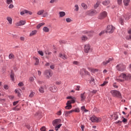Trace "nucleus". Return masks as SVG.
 Masks as SVG:
<instances>
[{
	"instance_id": "f257e3e1",
	"label": "nucleus",
	"mask_w": 131,
	"mask_h": 131,
	"mask_svg": "<svg viewBox=\"0 0 131 131\" xmlns=\"http://www.w3.org/2000/svg\"><path fill=\"white\" fill-rule=\"evenodd\" d=\"M67 99L71 100L68 101L65 108L66 109L68 110L71 109V108H72V105H71V104H74V103H75V100H76V98L74 97L68 96L67 97Z\"/></svg>"
},
{
	"instance_id": "f03ea898",
	"label": "nucleus",
	"mask_w": 131,
	"mask_h": 131,
	"mask_svg": "<svg viewBox=\"0 0 131 131\" xmlns=\"http://www.w3.org/2000/svg\"><path fill=\"white\" fill-rule=\"evenodd\" d=\"M116 69L118 71H120L121 72H123L126 70V66L120 63L116 66Z\"/></svg>"
},
{
	"instance_id": "7ed1b4c3",
	"label": "nucleus",
	"mask_w": 131,
	"mask_h": 131,
	"mask_svg": "<svg viewBox=\"0 0 131 131\" xmlns=\"http://www.w3.org/2000/svg\"><path fill=\"white\" fill-rule=\"evenodd\" d=\"M119 77L123 78L124 80H128L129 78H131V74L129 73H122L120 75Z\"/></svg>"
},
{
	"instance_id": "20e7f679",
	"label": "nucleus",
	"mask_w": 131,
	"mask_h": 131,
	"mask_svg": "<svg viewBox=\"0 0 131 131\" xmlns=\"http://www.w3.org/2000/svg\"><path fill=\"white\" fill-rule=\"evenodd\" d=\"M111 93L112 94V96H113V97H117V98H119L120 99H121V98H122V96H121V93H120V92L118 91L112 90L111 91Z\"/></svg>"
},
{
	"instance_id": "39448f33",
	"label": "nucleus",
	"mask_w": 131,
	"mask_h": 131,
	"mask_svg": "<svg viewBox=\"0 0 131 131\" xmlns=\"http://www.w3.org/2000/svg\"><path fill=\"white\" fill-rule=\"evenodd\" d=\"M115 30V27H113V26H107L106 28V30L105 31L106 33H113L114 32V30Z\"/></svg>"
},
{
	"instance_id": "423d86ee",
	"label": "nucleus",
	"mask_w": 131,
	"mask_h": 131,
	"mask_svg": "<svg viewBox=\"0 0 131 131\" xmlns=\"http://www.w3.org/2000/svg\"><path fill=\"white\" fill-rule=\"evenodd\" d=\"M90 120L92 122H100L102 121V119L101 118H97L95 116H93L90 117Z\"/></svg>"
},
{
	"instance_id": "0eeeda50",
	"label": "nucleus",
	"mask_w": 131,
	"mask_h": 131,
	"mask_svg": "<svg viewBox=\"0 0 131 131\" xmlns=\"http://www.w3.org/2000/svg\"><path fill=\"white\" fill-rule=\"evenodd\" d=\"M97 13L98 12H97L96 10H90L86 12V15H88L89 16H94V15H97Z\"/></svg>"
},
{
	"instance_id": "6e6552de",
	"label": "nucleus",
	"mask_w": 131,
	"mask_h": 131,
	"mask_svg": "<svg viewBox=\"0 0 131 131\" xmlns=\"http://www.w3.org/2000/svg\"><path fill=\"white\" fill-rule=\"evenodd\" d=\"M107 12L106 11H103L98 15V18L99 20H102L104 19V18H106V17H107Z\"/></svg>"
},
{
	"instance_id": "1a4fd4ad",
	"label": "nucleus",
	"mask_w": 131,
	"mask_h": 131,
	"mask_svg": "<svg viewBox=\"0 0 131 131\" xmlns=\"http://www.w3.org/2000/svg\"><path fill=\"white\" fill-rule=\"evenodd\" d=\"M45 74L47 76L48 78H50L51 76H52V70H47L45 72Z\"/></svg>"
},
{
	"instance_id": "9d476101",
	"label": "nucleus",
	"mask_w": 131,
	"mask_h": 131,
	"mask_svg": "<svg viewBox=\"0 0 131 131\" xmlns=\"http://www.w3.org/2000/svg\"><path fill=\"white\" fill-rule=\"evenodd\" d=\"M26 24V20H20L16 24V26H22Z\"/></svg>"
},
{
	"instance_id": "9b49d317",
	"label": "nucleus",
	"mask_w": 131,
	"mask_h": 131,
	"mask_svg": "<svg viewBox=\"0 0 131 131\" xmlns=\"http://www.w3.org/2000/svg\"><path fill=\"white\" fill-rule=\"evenodd\" d=\"M49 90H50L51 92H52L53 93H55L57 92V90H58V89L57 88V86L55 85H51L49 88Z\"/></svg>"
},
{
	"instance_id": "f8f14e48",
	"label": "nucleus",
	"mask_w": 131,
	"mask_h": 131,
	"mask_svg": "<svg viewBox=\"0 0 131 131\" xmlns=\"http://www.w3.org/2000/svg\"><path fill=\"white\" fill-rule=\"evenodd\" d=\"M45 90H47V85H44L43 86H40V88H39V92L42 94L45 93Z\"/></svg>"
},
{
	"instance_id": "ddd939ff",
	"label": "nucleus",
	"mask_w": 131,
	"mask_h": 131,
	"mask_svg": "<svg viewBox=\"0 0 131 131\" xmlns=\"http://www.w3.org/2000/svg\"><path fill=\"white\" fill-rule=\"evenodd\" d=\"M90 50H91V48H90V45L87 44L84 45V51L85 53H89Z\"/></svg>"
},
{
	"instance_id": "4468645a",
	"label": "nucleus",
	"mask_w": 131,
	"mask_h": 131,
	"mask_svg": "<svg viewBox=\"0 0 131 131\" xmlns=\"http://www.w3.org/2000/svg\"><path fill=\"white\" fill-rule=\"evenodd\" d=\"M61 121V119H56L53 121L52 124L53 126H56V124H58V123H60V122Z\"/></svg>"
},
{
	"instance_id": "2eb2a0df",
	"label": "nucleus",
	"mask_w": 131,
	"mask_h": 131,
	"mask_svg": "<svg viewBox=\"0 0 131 131\" xmlns=\"http://www.w3.org/2000/svg\"><path fill=\"white\" fill-rule=\"evenodd\" d=\"M59 57L61 58V59H63V60H66V59H67V56L65 54H62L61 53H59Z\"/></svg>"
},
{
	"instance_id": "dca6fc26",
	"label": "nucleus",
	"mask_w": 131,
	"mask_h": 131,
	"mask_svg": "<svg viewBox=\"0 0 131 131\" xmlns=\"http://www.w3.org/2000/svg\"><path fill=\"white\" fill-rule=\"evenodd\" d=\"M10 77H11V80H12V81H15V74H14L13 71H11V72Z\"/></svg>"
},
{
	"instance_id": "f3484780",
	"label": "nucleus",
	"mask_w": 131,
	"mask_h": 131,
	"mask_svg": "<svg viewBox=\"0 0 131 131\" xmlns=\"http://www.w3.org/2000/svg\"><path fill=\"white\" fill-rule=\"evenodd\" d=\"M84 33L88 34V36H92L93 35V34L94 33V31H91L88 32L85 31Z\"/></svg>"
},
{
	"instance_id": "a211bd4d",
	"label": "nucleus",
	"mask_w": 131,
	"mask_h": 131,
	"mask_svg": "<svg viewBox=\"0 0 131 131\" xmlns=\"http://www.w3.org/2000/svg\"><path fill=\"white\" fill-rule=\"evenodd\" d=\"M129 2H130V0H123V3L124 6H125V7H127V6H128V5L129 4Z\"/></svg>"
},
{
	"instance_id": "6ab92c4d",
	"label": "nucleus",
	"mask_w": 131,
	"mask_h": 131,
	"mask_svg": "<svg viewBox=\"0 0 131 131\" xmlns=\"http://www.w3.org/2000/svg\"><path fill=\"white\" fill-rule=\"evenodd\" d=\"M110 4V0H105L104 2H102V4L103 6H108Z\"/></svg>"
},
{
	"instance_id": "aec40b11",
	"label": "nucleus",
	"mask_w": 131,
	"mask_h": 131,
	"mask_svg": "<svg viewBox=\"0 0 131 131\" xmlns=\"http://www.w3.org/2000/svg\"><path fill=\"white\" fill-rule=\"evenodd\" d=\"M36 33H37V31L36 30H34L30 33V36H33V35H35Z\"/></svg>"
},
{
	"instance_id": "412c9836",
	"label": "nucleus",
	"mask_w": 131,
	"mask_h": 131,
	"mask_svg": "<svg viewBox=\"0 0 131 131\" xmlns=\"http://www.w3.org/2000/svg\"><path fill=\"white\" fill-rule=\"evenodd\" d=\"M59 17L60 18H62V17H64V16L66 15V13L64 11H60L59 12Z\"/></svg>"
},
{
	"instance_id": "4be33fe9",
	"label": "nucleus",
	"mask_w": 131,
	"mask_h": 131,
	"mask_svg": "<svg viewBox=\"0 0 131 131\" xmlns=\"http://www.w3.org/2000/svg\"><path fill=\"white\" fill-rule=\"evenodd\" d=\"M15 92L16 93V94H17L18 97H20V96H21V90L20 89H16L15 90Z\"/></svg>"
},
{
	"instance_id": "5701e85b",
	"label": "nucleus",
	"mask_w": 131,
	"mask_h": 131,
	"mask_svg": "<svg viewBox=\"0 0 131 131\" xmlns=\"http://www.w3.org/2000/svg\"><path fill=\"white\" fill-rule=\"evenodd\" d=\"M90 83L91 84V85H95V84H96V83L95 82V79L91 78Z\"/></svg>"
},
{
	"instance_id": "b1692460",
	"label": "nucleus",
	"mask_w": 131,
	"mask_h": 131,
	"mask_svg": "<svg viewBox=\"0 0 131 131\" xmlns=\"http://www.w3.org/2000/svg\"><path fill=\"white\" fill-rule=\"evenodd\" d=\"M112 61V58H108V60H106V61H103V64L104 66L107 65V64H108V63H110V62Z\"/></svg>"
},
{
	"instance_id": "393cba45",
	"label": "nucleus",
	"mask_w": 131,
	"mask_h": 131,
	"mask_svg": "<svg viewBox=\"0 0 131 131\" xmlns=\"http://www.w3.org/2000/svg\"><path fill=\"white\" fill-rule=\"evenodd\" d=\"M125 20H129L130 18V13H127L124 16Z\"/></svg>"
},
{
	"instance_id": "a878e982",
	"label": "nucleus",
	"mask_w": 131,
	"mask_h": 131,
	"mask_svg": "<svg viewBox=\"0 0 131 131\" xmlns=\"http://www.w3.org/2000/svg\"><path fill=\"white\" fill-rule=\"evenodd\" d=\"M115 120H117L118 119V117H119V113H116L114 114Z\"/></svg>"
},
{
	"instance_id": "bb28decb",
	"label": "nucleus",
	"mask_w": 131,
	"mask_h": 131,
	"mask_svg": "<svg viewBox=\"0 0 131 131\" xmlns=\"http://www.w3.org/2000/svg\"><path fill=\"white\" fill-rule=\"evenodd\" d=\"M81 101H84L85 100V96H84V93L81 94Z\"/></svg>"
},
{
	"instance_id": "cd10ccee",
	"label": "nucleus",
	"mask_w": 131,
	"mask_h": 131,
	"mask_svg": "<svg viewBox=\"0 0 131 131\" xmlns=\"http://www.w3.org/2000/svg\"><path fill=\"white\" fill-rule=\"evenodd\" d=\"M7 21H8L9 24H12L13 19L10 17H7Z\"/></svg>"
},
{
	"instance_id": "c85d7f7f",
	"label": "nucleus",
	"mask_w": 131,
	"mask_h": 131,
	"mask_svg": "<svg viewBox=\"0 0 131 131\" xmlns=\"http://www.w3.org/2000/svg\"><path fill=\"white\" fill-rule=\"evenodd\" d=\"M62 126V124H59V125L55 126V129L57 131L59 130V128H60Z\"/></svg>"
},
{
	"instance_id": "c756f323",
	"label": "nucleus",
	"mask_w": 131,
	"mask_h": 131,
	"mask_svg": "<svg viewBox=\"0 0 131 131\" xmlns=\"http://www.w3.org/2000/svg\"><path fill=\"white\" fill-rule=\"evenodd\" d=\"M43 31L45 32H49L50 31V29H49L48 27H44L43 28Z\"/></svg>"
},
{
	"instance_id": "7c9ffc66",
	"label": "nucleus",
	"mask_w": 131,
	"mask_h": 131,
	"mask_svg": "<svg viewBox=\"0 0 131 131\" xmlns=\"http://www.w3.org/2000/svg\"><path fill=\"white\" fill-rule=\"evenodd\" d=\"M45 25V23H39L37 26V29H39L40 28L41 26H42Z\"/></svg>"
},
{
	"instance_id": "2f4dec72",
	"label": "nucleus",
	"mask_w": 131,
	"mask_h": 131,
	"mask_svg": "<svg viewBox=\"0 0 131 131\" xmlns=\"http://www.w3.org/2000/svg\"><path fill=\"white\" fill-rule=\"evenodd\" d=\"M81 7L83 8V9H84L85 10H86V9H88V6L84 3L81 4Z\"/></svg>"
},
{
	"instance_id": "473e14b6",
	"label": "nucleus",
	"mask_w": 131,
	"mask_h": 131,
	"mask_svg": "<svg viewBox=\"0 0 131 131\" xmlns=\"http://www.w3.org/2000/svg\"><path fill=\"white\" fill-rule=\"evenodd\" d=\"M80 75H81L82 76H83V75H84V69H82L80 70Z\"/></svg>"
},
{
	"instance_id": "72a5a7b5",
	"label": "nucleus",
	"mask_w": 131,
	"mask_h": 131,
	"mask_svg": "<svg viewBox=\"0 0 131 131\" xmlns=\"http://www.w3.org/2000/svg\"><path fill=\"white\" fill-rule=\"evenodd\" d=\"M28 12V10H25L23 11L20 12V15H24V14H27V13Z\"/></svg>"
},
{
	"instance_id": "f704fd0d",
	"label": "nucleus",
	"mask_w": 131,
	"mask_h": 131,
	"mask_svg": "<svg viewBox=\"0 0 131 131\" xmlns=\"http://www.w3.org/2000/svg\"><path fill=\"white\" fill-rule=\"evenodd\" d=\"M43 12H45V10H41L37 12V15H42V14H43Z\"/></svg>"
},
{
	"instance_id": "c9c22d12",
	"label": "nucleus",
	"mask_w": 131,
	"mask_h": 131,
	"mask_svg": "<svg viewBox=\"0 0 131 131\" xmlns=\"http://www.w3.org/2000/svg\"><path fill=\"white\" fill-rule=\"evenodd\" d=\"M88 70L89 71H91V72H97L98 71L97 69H92L90 68H88Z\"/></svg>"
},
{
	"instance_id": "e433bc0d",
	"label": "nucleus",
	"mask_w": 131,
	"mask_h": 131,
	"mask_svg": "<svg viewBox=\"0 0 131 131\" xmlns=\"http://www.w3.org/2000/svg\"><path fill=\"white\" fill-rule=\"evenodd\" d=\"M63 114H64V116H66V117H68V116H69V115H70L68 111H64Z\"/></svg>"
},
{
	"instance_id": "4c0bfd02",
	"label": "nucleus",
	"mask_w": 131,
	"mask_h": 131,
	"mask_svg": "<svg viewBox=\"0 0 131 131\" xmlns=\"http://www.w3.org/2000/svg\"><path fill=\"white\" fill-rule=\"evenodd\" d=\"M34 95H35V93L32 92H31V93L30 94V95H29V97L30 98H32V97L34 96Z\"/></svg>"
},
{
	"instance_id": "58836bf2",
	"label": "nucleus",
	"mask_w": 131,
	"mask_h": 131,
	"mask_svg": "<svg viewBox=\"0 0 131 131\" xmlns=\"http://www.w3.org/2000/svg\"><path fill=\"white\" fill-rule=\"evenodd\" d=\"M9 59H14L15 58V56L13 54H10L9 55Z\"/></svg>"
},
{
	"instance_id": "ea45409f",
	"label": "nucleus",
	"mask_w": 131,
	"mask_h": 131,
	"mask_svg": "<svg viewBox=\"0 0 131 131\" xmlns=\"http://www.w3.org/2000/svg\"><path fill=\"white\" fill-rule=\"evenodd\" d=\"M81 39H82V40L84 41L88 39V37L84 35L81 37Z\"/></svg>"
},
{
	"instance_id": "a19ab883",
	"label": "nucleus",
	"mask_w": 131,
	"mask_h": 131,
	"mask_svg": "<svg viewBox=\"0 0 131 131\" xmlns=\"http://www.w3.org/2000/svg\"><path fill=\"white\" fill-rule=\"evenodd\" d=\"M117 2L118 5H119V6H121V5L122 4V0H117Z\"/></svg>"
},
{
	"instance_id": "79ce46f5",
	"label": "nucleus",
	"mask_w": 131,
	"mask_h": 131,
	"mask_svg": "<svg viewBox=\"0 0 131 131\" xmlns=\"http://www.w3.org/2000/svg\"><path fill=\"white\" fill-rule=\"evenodd\" d=\"M6 2L8 5H11L13 3V0H7Z\"/></svg>"
},
{
	"instance_id": "37998d69",
	"label": "nucleus",
	"mask_w": 131,
	"mask_h": 131,
	"mask_svg": "<svg viewBox=\"0 0 131 131\" xmlns=\"http://www.w3.org/2000/svg\"><path fill=\"white\" fill-rule=\"evenodd\" d=\"M107 83H108V81H105L103 82V83L102 84H101L100 85V86H105V84H107Z\"/></svg>"
},
{
	"instance_id": "c03bdc74",
	"label": "nucleus",
	"mask_w": 131,
	"mask_h": 131,
	"mask_svg": "<svg viewBox=\"0 0 131 131\" xmlns=\"http://www.w3.org/2000/svg\"><path fill=\"white\" fill-rule=\"evenodd\" d=\"M38 53L40 56H43V52H42V51H38Z\"/></svg>"
},
{
	"instance_id": "a18cd8bd",
	"label": "nucleus",
	"mask_w": 131,
	"mask_h": 131,
	"mask_svg": "<svg viewBox=\"0 0 131 131\" xmlns=\"http://www.w3.org/2000/svg\"><path fill=\"white\" fill-rule=\"evenodd\" d=\"M35 60H36V62L35 63V65H38V63H39V60H38V59L36 58Z\"/></svg>"
},
{
	"instance_id": "49530a36",
	"label": "nucleus",
	"mask_w": 131,
	"mask_h": 131,
	"mask_svg": "<svg viewBox=\"0 0 131 131\" xmlns=\"http://www.w3.org/2000/svg\"><path fill=\"white\" fill-rule=\"evenodd\" d=\"M99 5H100V4L99 3V2H97V3L94 5V9H97V8H98V7H99Z\"/></svg>"
},
{
	"instance_id": "de8ad7c7",
	"label": "nucleus",
	"mask_w": 131,
	"mask_h": 131,
	"mask_svg": "<svg viewBox=\"0 0 131 131\" xmlns=\"http://www.w3.org/2000/svg\"><path fill=\"white\" fill-rule=\"evenodd\" d=\"M59 42L60 43H67V41H65V40H60Z\"/></svg>"
},
{
	"instance_id": "09e8293b",
	"label": "nucleus",
	"mask_w": 131,
	"mask_h": 131,
	"mask_svg": "<svg viewBox=\"0 0 131 131\" xmlns=\"http://www.w3.org/2000/svg\"><path fill=\"white\" fill-rule=\"evenodd\" d=\"M75 8H76L75 10H76L77 11H78V10H79V7H78V5H75Z\"/></svg>"
},
{
	"instance_id": "8fccbe9b",
	"label": "nucleus",
	"mask_w": 131,
	"mask_h": 131,
	"mask_svg": "<svg viewBox=\"0 0 131 131\" xmlns=\"http://www.w3.org/2000/svg\"><path fill=\"white\" fill-rule=\"evenodd\" d=\"M29 80L31 82H33L34 81V78L33 77H31L29 78Z\"/></svg>"
},
{
	"instance_id": "3c124183",
	"label": "nucleus",
	"mask_w": 131,
	"mask_h": 131,
	"mask_svg": "<svg viewBox=\"0 0 131 131\" xmlns=\"http://www.w3.org/2000/svg\"><path fill=\"white\" fill-rule=\"evenodd\" d=\"M73 64L74 65H79V62L75 61H73Z\"/></svg>"
},
{
	"instance_id": "603ef678",
	"label": "nucleus",
	"mask_w": 131,
	"mask_h": 131,
	"mask_svg": "<svg viewBox=\"0 0 131 131\" xmlns=\"http://www.w3.org/2000/svg\"><path fill=\"white\" fill-rule=\"evenodd\" d=\"M120 23L121 25H123V19L120 18Z\"/></svg>"
},
{
	"instance_id": "864d4df0",
	"label": "nucleus",
	"mask_w": 131,
	"mask_h": 131,
	"mask_svg": "<svg viewBox=\"0 0 131 131\" xmlns=\"http://www.w3.org/2000/svg\"><path fill=\"white\" fill-rule=\"evenodd\" d=\"M105 32H106V31H102L99 34V35L101 36V35H102V34H104Z\"/></svg>"
},
{
	"instance_id": "5fc2aeb1",
	"label": "nucleus",
	"mask_w": 131,
	"mask_h": 131,
	"mask_svg": "<svg viewBox=\"0 0 131 131\" xmlns=\"http://www.w3.org/2000/svg\"><path fill=\"white\" fill-rule=\"evenodd\" d=\"M84 74H87V75H90V73L88 71L85 70V69H84Z\"/></svg>"
},
{
	"instance_id": "6e6d98bb",
	"label": "nucleus",
	"mask_w": 131,
	"mask_h": 131,
	"mask_svg": "<svg viewBox=\"0 0 131 131\" xmlns=\"http://www.w3.org/2000/svg\"><path fill=\"white\" fill-rule=\"evenodd\" d=\"M40 130L41 131H46V127L42 126V127H41Z\"/></svg>"
},
{
	"instance_id": "4d7b16f0",
	"label": "nucleus",
	"mask_w": 131,
	"mask_h": 131,
	"mask_svg": "<svg viewBox=\"0 0 131 131\" xmlns=\"http://www.w3.org/2000/svg\"><path fill=\"white\" fill-rule=\"evenodd\" d=\"M117 81H120L121 82H123V81H124V80L121 79H117Z\"/></svg>"
},
{
	"instance_id": "13d9d810",
	"label": "nucleus",
	"mask_w": 131,
	"mask_h": 131,
	"mask_svg": "<svg viewBox=\"0 0 131 131\" xmlns=\"http://www.w3.org/2000/svg\"><path fill=\"white\" fill-rule=\"evenodd\" d=\"M23 85H24V84L22 82H20L18 83V86H23Z\"/></svg>"
},
{
	"instance_id": "bf43d9fd",
	"label": "nucleus",
	"mask_w": 131,
	"mask_h": 131,
	"mask_svg": "<svg viewBox=\"0 0 131 131\" xmlns=\"http://www.w3.org/2000/svg\"><path fill=\"white\" fill-rule=\"evenodd\" d=\"M4 89H5V90H8V89H9V86L8 85H4Z\"/></svg>"
},
{
	"instance_id": "052dcab7",
	"label": "nucleus",
	"mask_w": 131,
	"mask_h": 131,
	"mask_svg": "<svg viewBox=\"0 0 131 131\" xmlns=\"http://www.w3.org/2000/svg\"><path fill=\"white\" fill-rule=\"evenodd\" d=\"M18 102H19L18 101H14L13 103V106H16V105H17V104H18Z\"/></svg>"
},
{
	"instance_id": "680f3d73",
	"label": "nucleus",
	"mask_w": 131,
	"mask_h": 131,
	"mask_svg": "<svg viewBox=\"0 0 131 131\" xmlns=\"http://www.w3.org/2000/svg\"><path fill=\"white\" fill-rule=\"evenodd\" d=\"M48 16V12H45V13L43 14V15L42 16V17H47Z\"/></svg>"
},
{
	"instance_id": "e2e57ef3",
	"label": "nucleus",
	"mask_w": 131,
	"mask_h": 131,
	"mask_svg": "<svg viewBox=\"0 0 131 131\" xmlns=\"http://www.w3.org/2000/svg\"><path fill=\"white\" fill-rule=\"evenodd\" d=\"M55 2H57V0H51L50 3V4H54Z\"/></svg>"
},
{
	"instance_id": "0e129e2a",
	"label": "nucleus",
	"mask_w": 131,
	"mask_h": 131,
	"mask_svg": "<svg viewBox=\"0 0 131 131\" xmlns=\"http://www.w3.org/2000/svg\"><path fill=\"white\" fill-rule=\"evenodd\" d=\"M66 20L68 23L71 22V19H70V18H67Z\"/></svg>"
},
{
	"instance_id": "69168bd1",
	"label": "nucleus",
	"mask_w": 131,
	"mask_h": 131,
	"mask_svg": "<svg viewBox=\"0 0 131 131\" xmlns=\"http://www.w3.org/2000/svg\"><path fill=\"white\" fill-rule=\"evenodd\" d=\"M62 114V112L61 111H59L57 112V115L60 116Z\"/></svg>"
},
{
	"instance_id": "338daca9",
	"label": "nucleus",
	"mask_w": 131,
	"mask_h": 131,
	"mask_svg": "<svg viewBox=\"0 0 131 131\" xmlns=\"http://www.w3.org/2000/svg\"><path fill=\"white\" fill-rule=\"evenodd\" d=\"M91 93H92V94H96V93H97V90H93L91 91Z\"/></svg>"
},
{
	"instance_id": "774afa93",
	"label": "nucleus",
	"mask_w": 131,
	"mask_h": 131,
	"mask_svg": "<svg viewBox=\"0 0 131 131\" xmlns=\"http://www.w3.org/2000/svg\"><path fill=\"white\" fill-rule=\"evenodd\" d=\"M128 70L131 72V63L128 66Z\"/></svg>"
}]
</instances>
